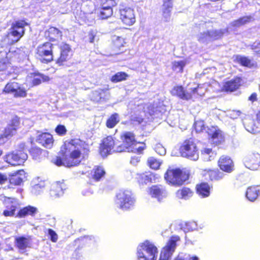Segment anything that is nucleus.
Returning a JSON list of instances; mask_svg holds the SVG:
<instances>
[{
	"label": "nucleus",
	"mask_w": 260,
	"mask_h": 260,
	"mask_svg": "<svg viewBox=\"0 0 260 260\" xmlns=\"http://www.w3.org/2000/svg\"><path fill=\"white\" fill-rule=\"evenodd\" d=\"M87 145L80 140H72L64 145V163L67 167L78 165L87 153Z\"/></svg>",
	"instance_id": "f257e3e1"
},
{
	"label": "nucleus",
	"mask_w": 260,
	"mask_h": 260,
	"mask_svg": "<svg viewBox=\"0 0 260 260\" xmlns=\"http://www.w3.org/2000/svg\"><path fill=\"white\" fill-rule=\"evenodd\" d=\"M157 253V247L148 240L140 243L137 247V256L139 260H155Z\"/></svg>",
	"instance_id": "f03ea898"
},
{
	"label": "nucleus",
	"mask_w": 260,
	"mask_h": 260,
	"mask_svg": "<svg viewBox=\"0 0 260 260\" xmlns=\"http://www.w3.org/2000/svg\"><path fill=\"white\" fill-rule=\"evenodd\" d=\"M27 150L25 144L21 143L18 146L17 150L6 155V161L12 166L20 165L27 158Z\"/></svg>",
	"instance_id": "7ed1b4c3"
},
{
	"label": "nucleus",
	"mask_w": 260,
	"mask_h": 260,
	"mask_svg": "<svg viewBox=\"0 0 260 260\" xmlns=\"http://www.w3.org/2000/svg\"><path fill=\"white\" fill-rule=\"evenodd\" d=\"M135 202V197L129 190L120 191L116 196V204L123 210L131 209L134 207Z\"/></svg>",
	"instance_id": "20e7f679"
},
{
	"label": "nucleus",
	"mask_w": 260,
	"mask_h": 260,
	"mask_svg": "<svg viewBox=\"0 0 260 260\" xmlns=\"http://www.w3.org/2000/svg\"><path fill=\"white\" fill-rule=\"evenodd\" d=\"M54 46L50 42L39 45L36 51V57L42 62L47 63L53 59V50Z\"/></svg>",
	"instance_id": "39448f33"
},
{
	"label": "nucleus",
	"mask_w": 260,
	"mask_h": 260,
	"mask_svg": "<svg viewBox=\"0 0 260 260\" xmlns=\"http://www.w3.org/2000/svg\"><path fill=\"white\" fill-rule=\"evenodd\" d=\"M180 153L182 157L196 161L199 159V154L196 144L192 140L185 141L180 148Z\"/></svg>",
	"instance_id": "423d86ee"
},
{
	"label": "nucleus",
	"mask_w": 260,
	"mask_h": 260,
	"mask_svg": "<svg viewBox=\"0 0 260 260\" xmlns=\"http://www.w3.org/2000/svg\"><path fill=\"white\" fill-rule=\"evenodd\" d=\"M187 178L188 176L179 169H168L165 174L167 182L172 185H181Z\"/></svg>",
	"instance_id": "0eeeda50"
},
{
	"label": "nucleus",
	"mask_w": 260,
	"mask_h": 260,
	"mask_svg": "<svg viewBox=\"0 0 260 260\" xmlns=\"http://www.w3.org/2000/svg\"><path fill=\"white\" fill-rule=\"evenodd\" d=\"M101 154L103 156L113 152H121L123 151L121 146L117 145V143L112 136H108L104 139L100 147Z\"/></svg>",
	"instance_id": "6e6552de"
},
{
	"label": "nucleus",
	"mask_w": 260,
	"mask_h": 260,
	"mask_svg": "<svg viewBox=\"0 0 260 260\" xmlns=\"http://www.w3.org/2000/svg\"><path fill=\"white\" fill-rule=\"evenodd\" d=\"M27 25V23L24 20L16 21L12 23L8 33V37L12 42H17L23 36L24 27Z\"/></svg>",
	"instance_id": "1a4fd4ad"
},
{
	"label": "nucleus",
	"mask_w": 260,
	"mask_h": 260,
	"mask_svg": "<svg viewBox=\"0 0 260 260\" xmlns=\"http://www.w3.org/2000/svg\"><path fill=\"white\" fill-rule=\"evenodd\" d=\"M3 92L12 94L15 98H24L27 95L26 89L15 82L8 83L4 88Z\"/></svg>",
	"instance_id": "9d476101"
},
{
	"label": "nucleus",
	"mask_w": 260,
	"mask_h": 260,
	"mask_svg": "<svg viewBox=\"0 0 260 260\" xmlns=\"http://www.w3.org/2000/svg\"><path fill=\"white\" fill-rule=\"evenodd\" d=\"M3 202L6 209L3 211V215L6 216H13L19 206L18 201L15 198L3 197Z\"/></svg>",
	"instance_id": "9b49d317"
},
{
	"label": "nucleus",
	"mask_w": 260,
	"mask_h": 260,
	"mask_svg": "<svg viewBox=\"0 0 260 260\" xmlns=\"http://www.w3.org/2000/svg\"><path fill=\"white\" fill-rule=\"evenodd\" d=\"M243 161L246 168L256 170L260 167V154L258 153L248 154L244 157Z\"/></svg>",
	"instance_id": "f8f14e48"
},
{
	"label": "nucleus",
	"mask_w": 260,
	"mask_h": 260,
	"mask_svg": "<svg viewBox=\"0 0 260 260\" xmlns=\"http://www.w3.org/2000/svg\"><path fill=\"white\" fill-rule=\"evenodd\" d=\"M180 241V238L179 236H172L163 248L161 253L164 254L166 257H171L175 251L178 243Z\"/></svg>",
	"instance_id": "ddd939ff"
},
{
	"label": "nucleus",
	"mask_w": 260,
	"mask_h": 260,
	"mask_svg": "<svg viewBox=\"0 0 260 260\" xmlns=\"http://www.w3.org/2000/svg\"><path fill=\"white\" fill-rule=\"evenodd\" d=\"M120 19L123 23L127 25H133L136 21L134 10L129 8L125 7L119 10Z\"/></svg>",
	"instance_id": "4468645a"
},
{
	"label": "nucleus",
	"mask_w": 260,
	"mask_h": 260,
	"mask_svg": "<svg viewBox=\"0 0 260 260\" xmlns=\"http://www.w3.org/2000/svg\"><path fill=\"white\" fill-rule=\"evenodd\" d=\"M19 121L17 118L12 120L11 124L8 125L5 128L4 134L0 136V145L3 144L7 139L12 137L16 133Z\"/></svg>",
	"instance_id": "2eb2a0df"
},
{
	"label": "nucleus",
	"mask_w": 260,
	"mask_h": 260,
	"mask_svg": "<svg viewBox=\"0 0 260 260\" xmlns=\"http://www.w3.org/2000/svg\"><path fill=\"white\" fill-rule=\"evenodd\" d=\"M207 132L211 136V142L215 144L219 145L224 141V137L222 132L214 126L207 128Z\"/></svg>",
	"instance_id": "dca6fc26"
},
{
	"label": "nucleus",
	"mask_w": 260,
	"mask_h": 260,
	"mask_svg": "<svg viewBox=\"0 0 260 260\" xmlns=\"http://www.w3.org/2000/svg\"><path fill=\"white\" fill-rule=\"evenodd\" d=\"M218 166L220 169L226 173H230L234 170V164L231 158L225 155L220 157L218 161Z\"/></svg>",
	"instance_id": "f3484780"
},
{
	"label": "nucleus",
	"mask_w": 260,
	"mask_h": 260,
	"mask_svg": "<svg viewBox=\"0 0 260 260\" xmlns=\"http://www.w3.org/2000/svg\"><path fill=\"white\" fill-rule=\"evenodd\" d=\"M149 193L152 198H156L158 201H161L168 196V192L162 185H154L149 189Z\"/></svg>",
	"instance_id": "a211bd4d"
},
{
	"label": "nucleus",
	"mask_w": 260,
	"mask_h": 260,
	"mask_svg": "<svg viewBox=\"0 0 260 260\" xmlns=\"http://www.w3.org/2000/svg\"><path fill=\"white\" fill-rule=\"evenodd\" d=\"M109 96L108 90L99 88L92 92L90 98L93 101L99 102L108 100Z\"/></svg>",
	"instance_id": "6ab92c4d"
},
{
	"label": "nucleus",
	"mask_w": 260,
	"mask_h": 260,
	"mask_svg": "<svg viewBox=\"0 0 260 260\" xmlns=\"http://www.w3.org/2000/svg\"><path fill=\"white\" fill-rule=\"evenodd\" d=\"M37 141L46 148H51L53 144L54 140L52 136L48 133H44L39 135Z\"/></svg>",
	"instance_id": "aec40b11"
},
{
	"label": "nucleus",
	"mask_w": 260,
	"mask_h": 260,
	"mask_svg": "<svg viewBox=\"0 0 260 260\" xmlns=\"http://www.w3.org/2000/svg\"><path fill=\"white\" fill-rule=\"evenodd\" d=\"M172 95L174 96H177L183 100H189L192 99V95L191 93H189L188 89L185 91L181 86H177L174 87V88L171 91Z\"/></svg>",
	"instance_id": "412c9836"
},
{
	"label": "nucleus",
	"mask_w": 260,
	"mask_h": 260,
	"mask_svg": "<svg viewBox=\"0 0 260 260\" xmlns=\"http://www.w3.org/2000/svg\"><path fill=\"white\" fill-rule=\"evenodd\" d=\"M242 83V78L237 77L226 82L223 85V89L226 91L232 92L238 89Z\"/></svg>",
	"instance_id": "4be33fe9"
},
{
	"label": "nucleus",
	"mask_w": 260,
	"mask_h": 260,
	"mask_svg": "<svg viewBox=\"0 0 260 260\" xmlns=\"http://www.w3.org/2000/svg\"><path fill=\"white\" fill-rule=\"evenodd\" d=\"M121 137L123 140V144L119 146H121V148L123 149V151H127L128 148L126 146H130L134 142L135 136L133 133L127 132L124 133Z\"/></svg>",
	"instance_id": "5701e85b"
},
{
	"label": "nucleus",
	"mask_w": 260,
	"mask_h": 260,
	"mask_svg": "<svg viewBox=\"0 0 260 260\" xmlns=\"http://www.w3.org/2000/svg\"><path fill=\"white\" fill-rule=\"evenodd\" d=\"M259 195L260 186H252L247 189L246 197L251 202L255 201Z\"/></svg>",
	"instance_id": "b1692460"
},
{
	"label": "nucleus",
	"mask_w": 260,
	"mask_h": 260,
	"mask_svg": "<svg viewBox=\"0 0 260 260\" xmlns=\"http://www.w3.org/2000/svg\"><path fill=\"white\" fill-rule=\"evenodd\" d=\"M189 93H191L192 99L194 100L204 95L206 91V86L205 84L198 85L197 86L188 88Z\"/></svg>",
	"instance_id": "393cba45"
},
{
	"label": "nucleus",
	"mask_w": 260,
	"mask_h": 260,
	"mask_svg": "<svg viewBox=\"0 0 260 260\" xmlns=\"http://www.w3.org/2000/svg\"><path fill=\"white\" fill-rule=\"evenodd\" d=\"M64 184L60 182H56L51 185L50 194L52 198H57L63 193Z\"/></svg>",
	"instance_id": "a878e982"
},
{
	"label": "nucleus",
	"mask_w": 260,
	"mask_h": 260,
	"mask_svg": "<svg viewBox=\"0 0 260 260\" xmlns=\"http://www.w3.org/2000/svg\"><path fill=\"white\" fill-rule=\"evenodd\" d=\"M60 54L59 57L57 59V63H61L66 61L69 56L71 51V48L69 45L62 44L60 45Z\"/></svg>",
	"instance_id": "bb28decb"
},
{
	"label": "nucleus",
	"mask_w": 260,
	"mask_h": 260,
	"mask_svg": "<svg viewBox=\"0 0 260 260\" xmlns=\"http://www.w3.org/2000/svg\"><path fill=\"white\" fill-rule=\"evenodd\" d=\"M38 212V209L34 206H27L20 209L17 216L22 218L27 215L34 216Z\"/></svg>",
	"instance_id": "cd10ccee"
},
{
	"label": "nucleus",
	"mask_w": 260,
	"mask_h": 260,
	"mask_svg": "<svg viewBox=\"0 0 260 260\" xmlns=\"http://www.w3.org/2000/svg\"><path fill=\"white\" fill-rule=\"evenodd\" d=\"M15 244L20 252L23 253L25 249L28 247L29 240L24 237H18L15 238Z\"/></svg>",
	"instance_id": "c85d7f7f"
},
{
	"label": "nucleus",
	"mask_w": 260,
	"mask_h": 260,
	"mask_svg": "<svg viewBox=\"0 0 260 260\" xmlns=\"http://www.w3.org/2000/svg\"><path fill=\"white\" fill-rule=\"evenodd\" d=\"M210 187L207 183H201L197 185L198 193L202 198L207 197L210 194Z\"/></svg>",
	"instance_id": "c756f323"
},
{
	"label": "nucleus",
	"mask_w": 260,
	"mask_h": 260,
	"mask_svg": "<svg viewBox=\"0 0 260 260\" xmlns=\"http://www.w3.org/2000/svg\"><path fill=\"white\" fill-rule=\"evenodd\" d=\"M126 147L128 148L127 152L141 154L145 148V144L143 143L137 142L135 140L132 145Z\"/></svg>",
	"instance_id": "7c9ffc66"
},
{
	"label": "nucleus",
	"mask_w": 260,
	"mask_h": 260,
	"mask_svg": "<svg viewBox=\"0 0 260 260\" xmlns=\"http://www.w3.org/2000/svg\"><path fill=\"white\" fill-rule=\"evenodd\" d=\"M136 178L139 184H144L151 182L154 178V176L150 172H146L142 174H138Z\"/></svg>",
	"instance_id": "2f4dec72"
},
{
	"label": "nucleus",
	"mask_w": 260,
	"mask_h": 260,
	"mask_svg": "<svg viewBox=\"0 0 260 260\" xmlns=\"http://www.w3.org/2000/svg\"><path fill=\"white\" fill-rule=\"evenodd\" d=\"M172 4L166 2L162 6V19L165 22H169L171 20V10Z\"/></svg>",
	"instance_id": "473e14b6"
},
{
	"label": "nucleus",
	"mask_w": 260,
	"mask_h": 260,
	"mask_svg": "<svg viewBox=\"0 0 260 260\" xmlns=\"http://www.w3.org/2000/svg\"><path fill=\"white\" fill-rule=\"evenodd\" d=\"M105 174L103 167L99 166H95L91 172L92 178L96 181H99L104 177Z\"/></svg>",
	"instance_id": "72a5a7b5"
},
{
	"label": "nucleus",
	"mask_w": 260,
	"mask_h": 260,
	"mask_svg": "<svg viewBox=\"0 0 260 260\" xmlns=\"http://www.w3.org/2000/svg\"><path fill=\"white\" fill-rule=\"evenodd\" d=\"M6 55L5 58L0 60V72H7V74H10L12 70L11 63L8 58V54L4 53Z\"/></svg>",
	"instance_id": "f704fd0d"
},
{
	"label": "nucleus",
	"mask_w": 260,
	"mask_h": 260,
	"mask_svg": "<svg viewBox=\"0 0 260 260\" xmlns=\"http://www.w3.org/2000/svg\"><path fill=\"white\" fill-rule=\"evenodd\" d=\"M193 192L187 187L179 189L176 193V197L180 199L187 200L192 197Z\"/></svg>",
	"instance_id": "c9c22d12"
},
{
	"label": "nucleus",
	"mask_w": 260,
	"mask_h": 260,
	"mask_svg": "<svg viewBox=\"0 0 260 260\" xmlns=\"http://www.w3.org/2000/svg\"><path fill=\"white\" fill-rule=\"evenodd\" d=\"M216 153L211 148H204L201 151V156L205 161H210L216 156Z\"/></svg>",
	"instance_id": "e433bc0d"
},
{
	"label": "nucleus",
	"mask_w": 260,
	"mask_h": 260,
	"mask_svg": "<svg viewBox=\"0 0 260 260\" xmlns=\"http://www.w3.org/2000/svg\"><path fill=\"white\" fill-rule=\"evenodd\" d=\"M244 126L246 129L251 134H256L260 132V128L255 126V123L253 120L249 119L244 122Z\"/></svg>",
	"instance_id": "4c0bfd02"
},
{
	"label": "nucleus",
	"mask_w": 260,
	"mask_h": 260,
	"mask_svg": "<svg viewBox=\"0 0 260 260\" xmlns=\"http://www.w3.org/2000/svg\"><path fill=\"white\" fill-rule=\"evenodd\" d=\"M210 41L220 38L222 35L228 31L226 29L220 30H208Z\"/></svg>",
	"instance_id": "58836bf2"
},
{
	"label": "nucleus",
	"mask_w": 260,
	"mask_h": 260,
	"mask_svg": "<svg viewBox=\"0 0 260 260\" xmlns=\"http://www.w3.org/2000/svg\"><path fill=\"white\" fill-rule=\"evenodd\" d=\"M209 174V178L211 180H219L222 179L224 174L218 170H206Z\"/></svg>",
	"instance_id": "ea45409f"
},
{
	"label": "nucleus",
	"mask_w": 260,
	"mask_h": 260,
	"mask_svg": "<svg viewBox=\"0 0 260 260\" xmlns=\"http://www.w3.org/2000/svg\"><path fill=\"white\" fill-rule=\"evenodd\" d=\"M38 181V180L37 181L34 180L32 183L31 192L35 195L40 194L42 192L45 185L44 181H40L38 183H36Z\"/></svg>",
	"instance_id": "a19ab883"
},
{
	"label": "nucleus",
	"mask_w": 260,
	"mask_h": 260,
	"mask_svg": "<svg viewBox=\"0 0 260 260\" xmlns=\"http://www.w3.org/2000/svg\"><path fill=\"white\" fill-rule=\"evenodd\" d=\"M48 36L52 40H56L61 39L62 32L54 27H51L48 30Z\"/></svg>",
	"instance_id": "79ce46f5"
},
{
	"label": "nucleus",
	"mask_w": 260,
	"mask_h": 260,
	"mask_svg": "<svg viewBox=\"0 0 260 260\" xmlns=\"http://www.w3.org/2000/svg\"><path fill=\"white\" fill-rule=\"evenodd\" d=\"M112 42L113 44L114 49L117 51L120 49L121 47H123L125 44L124 39L122 37L114 36L112 37Z\"/></svg>",
	"instance_id": "37998d69"
},
{
	"label": "nucleus",
	"mask_w": 260,
	"mask_h": 260,
	"mask_svg": "<svg viewBox=\"0 0 260 260\" xmlns=\"http://www.w3.org/2000/svg\"><path fill=\"white\" fill-rule=\"evenodd\" d=\"M119 115L117 113L112 114L107 120L106 125L109 128L114 127L119 121Z\"/></svg>",
	"instance_id": "c03bdc74"
},
{
	"label": "nucleus",
	"mask_w": 260,
	"mask_h": 260,
	"mask_svg": "<svg viewBox=\"0 0 260 260\" xmlns=\"http://www.w3.org/2000/svg\"><path fill=\"white\" fill-rule=\"evenodd\" d=\"M128 75L124 72H118L111 78V81L113 83H117L126 80Z\"/></svg>",
	"instance_id": "a18cd8bd"
},
{
	"label": "nucleus",
	"mask_w": 260,
	"mask_h": 260,
	"mask_svg": "<svg viewBox=\"0 0 260 260\" xmlns=\"http://www.w3.org/2000/svg\"><path fill=\"white\" fill-rule=\"evenodd\" d=\"M173 260H199V258L196 256H191L187 253L179 252Z\"/></svg>",
	"instance_id": "49530a36"
},
{
	"label": "nucleus",
	"mask_w": 260,
	"mask_h": 260,
	"mask_svg": "<svg viewBox=\"0 0 260 260\" xmlns=\"http://www.w3.org/2000/svg\"><path fill=\"white\" fill-rule=\"evenodd\" d=\"M185 64L184 60L174 61L172 63V69L176 72H182Z\"/></svg>",
	"instance_id": "de8ad7c7"
},
{
	"label": "nucleus",
	"mask_w": 260,
	"mask_h": 260,
	"mask_svg": "<svg viewBox=\"0 0 260 260\" xmlns=\"http://www.w3.org/2000/svg\"><path fill=\"white\" fill-rule=\"evenodd\" d=\"M148 165L152 169L156 170L159 168L161 162L153 157H150L147 160Z\"/></svg>",
	"instance_id": "09e8293b"
},
{
	"label": "nucleus",
	"mask_w": 260,
	"mask_h": 260,
	"mask_svg": "<svg viewBox=\"0 0 260 260\" xmlns=\"http://www.w3.org/2000/svg\"><path fill=\"white\" fill-rule=\"evenodd\" d=\"M235 59L242 66L249 67L251 65V60L246 57L237 55L236 56Z\"/></svg>",
	"instance_id": "8fccbe9b"
},
{
	"label": "nucleus",
	"mask_w": 260,
	"mask_h": 260,
	"mask_svg": "<svg viewBox=\"0 0 260 260\" xmlns=\"http://www.w3.org/2000/svg\"><path fill=\"white\" fill-rule=\"evenodd\" d=\"M113 14L112 9H101L100 10L99 16L101 19H107L110 17Z\"/></svg>",
	"instance_id": "3c124183"
},
{
	"label": "nucleus",
	"mask_w": 260,
	"mask_h": 260,
	"mask_svg": "<svg viewBox=\"0 0 260 260\" xmlns=\"http://www.w3.org/2000/svg\"><path fill=\"white\" fill-rule=\"evenodd\" d=\"M47 76H44L40 74H36L34 76V79L32 81L33 85H38L40 84L42 81L47 80Z\"/></svg>",
	"instance_id": "603ef678"
},
{
	"label": "nucleus",
	"mask_w": 260,
	"mask_h": 260,
	"mask_svg": "<svg viewBox=\"0 0 260 260\" xmlns=\"http://www.w3.org/2000/svg\"><path fill=\"white\" fill-rule=\"evenodd\" d=\"M251 16H244L237 20L234 21L232 23L234 26H240L251 20Z\"/></svg>",
	"instance_id": "864d4df0"
},
{
	"label": "nucleus",
	"mask_w": 260,
	"mask_h": 260,
	"mask_svg": "<svg viewBox=\"0 0 260 260\" xmlns=\"http://www.w3.org/2000/svg\"><path fill=\"white\" fill-rule=\"evenodd\" d=\"M9 182L11 184L15 185H19L22 182V179L19 176L18 174L12 175L9 179Z\"/></svg>",
	"instance_id": "5fc2aeb1"
},
{
	"label": "nucleus",
	"mask_w": 260,
	"mask_h": 260,
	"mask_svg": "<svg viewBox=\"0 0 260 260\" xmlns=\"http://www.w3.org/2000/svg\"><path fill=\"white\" fill-rule=\"evenodd\" d=\"M33 158L35 160H39L42 155L43 150L39 148H34L30 151Z\"/></svg>",
	"instance_id": "6e6d98bb"
},
{
	"label": "nucleus",
	"mask_w": 260,
	"mask_h": 260,
	"mask_svg": "<svg viewBox=\"0 0 260 260\" xmlns=\"http://www.w3.org/2000/svg\"><path fill=\"white\" fill-rule=\"evenodd\" d=\"M184 228L185 232L197 230V223L195 221H190L185 223Z\"/></svg>",
	"instance_id": "4d7b16f0"
},
{
	"label": "nucleus",
	"mask_w": 260,
	"mask_h": 260,
	"mask_svg": "<svg viewBox=\"0 0 260 260\" xmlns=\"http://www.w3.org/2000/svg\"><path fill=\"white\" fill-rule=\"evenodd\" d=\"M198 41L201 43H207L210 41L208 31L201 32L199 34Z\"/></svg>",
	"instance_id": "13d9d810"
},
{
	"label": "nucleus",
	"mask_w": 260,
	"mask_h": 260,
	"mask_svg": "<svg viewBox=\"0 0 260 260\" xmlns=\"http://www.w3.org/2000/svg\"><path fill=\"white\" fill-rule=\"evenodd\" d=\"M154 150L160 155H164L166 153V149L160 144H157L154 147Z\"/></svg>",
	"instance_id": "bf43d9fd"
},
{
	"label": "nucleus",
	"mask_w": 260,
	"mask_h": 260,
	"mask_svg": "<svg viewBox=\"0 0 260 260\" xmlns=\"http://www.w3.org/2000/svg\"><path fill=\"white\" fill-rule=\"evenodd\" d=\"M194 128L197 132L199 133L202 132L206 128L204 126L203 121H197L194 123Z\"/></svg>",
	"instance_id": "052dcab7"
},
{
	"label": "nucleus",
	"mask_w": 260,
	"mask_h": 260,
	"mask_svg": "<svg viewBox=\"0 0 260 260\" xmlns=\"http://www.w3.org/2000/svg\"><path fill=\"white\" fill-rule=\"evenodd\" d=\"M48 235L50 236V240L53 242H56L58 239V236L54 231L52 229L48 230Z\"/></svg>",
	"instance_id": "680f3d73"
},
{
	"label": "nucleus",
	"mask_w": 260,
	"mask_h": 260,
	"mask_svg": "<svg viewBox=\"0 0 260 260\" xmlns=\"http://www.w3.org/2000/svg\"><path fill=\"white\" fill-rule=\"evenodd\" d=\"M64 161V153H63L62 159H61L60 157H56L54 161V164L57 166H64L67 167V166L66 164H65Z\"/></svg>",
	"instance_id": "e2e57ef3"
},
{
	"label": "nucleus",
	"mask_w": 260,
	"mask_h": 260,
	"mask_svg": "<svg viewBox=\"0 0 260 260\" xmlns=\"http://www.w3.org/2000/svg\"><path fill=\"white\" fill-rule=\"evenodd\" d=\"M66 128L64 125H59L55 128V132L60 135H64L66 133Z\"/></svg>",
	"instance_id": "0e129e2a"
},
{
	"label": "nucleus",
	"mask_w": 260,
	"mask_h": 260,
	"mask_svg": "<svg viewBox=\"0 0 260 260\" xmlns=\"http://www.w3.org/2000/svg\"><path fill=\"white\" fill-rule=\"evenodd\" d=\"M83 241L85 242L87 244L91 245L93 244L95 242L94 238L92 236H86L83 238Z\"/></svg>",
	"instance_id": "69168bd1"
},
{
	"label": "nucleus",
	"mask_w": 260,
	"mask_h": 260,
	"mask_svg": "<svg viewBox=\"0 0 260 260\" xmlns=\"http://www.w3.org/2000/svg\"><path fill=\"white\" fill-rule=\"evenodd\" d=\"M251 49L256 53L260 54V42H254L251 46Z\"/></svg>",
	"instance_id": "338daca9"
},
{
	"label": "nucleus",
	"mask_w": 260,
	"mask_h": 260,
	"mask_svg": "<svg viewBox=\"0 0 260 260\" xmlns=\"http://www.w3.org/2000/svg\"><path fill=\"white\" fill-rule=\"evenodd\" d=\"M96 32L95 30H91L89 34V40L90 43H93L96 38Z\"/></svg>",
	"instance_id": "774afa93"
}]
</instances>
